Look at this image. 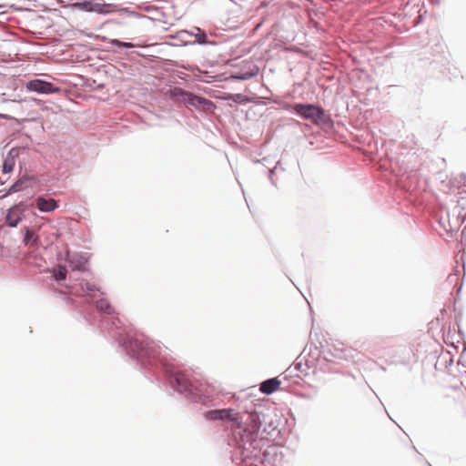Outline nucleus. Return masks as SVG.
Wrapping results in <instances>:
<instances>
[{
    "mask_svg": "<svg viewBox=\"0 0 466 466\" xmlns=\"http://www.w3.org/2000/svg\"><path fill=\"white\" fill-rule=\"evenodd\" d=\"M66 7L101 15L110 14L115 11V6L113 5L106 4L103 0H84L69 4Z\"/></svg>",
    "mask_w": 466,
    "mask_h": 466,
    "instance_id": "2",
    "label": "nucleus"
},
{
    "mask_svg": "<svg viewBox=\"0 0 466 466\" xmlns=\"http://www.w3.org/2000/svg\"><path fill=\"white\" fill-rule=\"evenodd\" d=\"M280 386V381L277 378L269 379L260 384V391L265 394H271Z\"/></svg>",
    "mask_w": 466,
    "mask_h": 466,
    "instance_id": "9",
    "label": "nucleus"
},
{
    "mask_svg": "<svg viewBox=\"0 0 466 466\" xmlns=\"http://www.w3.org/2000/svg\"><path fill=\"white\" fill-rule=\"evenodd\" d=\"M12 191L15 192L19 190L18 185H14L11 188Z\"/></svg>",
    "mask_w": 466,
    "mask_h": 466,
    "instance_id": "18",
    "label": "nucleus"
},
{
    "mask_svg": "<svg viewBox=\"0 0 466 466\" xmlns=\"http://www.w3.org/2000/svg\"><path fill=\"white\" fill-rule=\"evenodd\" d=\"M26 88L29 91H34L41 94H54L60 91L59 87H56L53 84L41 80L34 79L26 84Z\"/></svg>",
    "mask_w": 466,
    "mask_h": 466,
    "instance_id": "4",
    "label": "nucleus"
},
{
    "mask_svg": "<svg viewBox=\"0 0 466 466\" xmlns=\"http://www.w3.org/2000/svg\"><path fill=\"white\" fill-rule=\"evenodd\" d=\"M294 110L305 119H309L315 124H318L324 115L323 109L314 105L296 104Z\"/></svg>",
    "mask_w": 466,
    "mask_h": 466,
    "instance_id": "3",
    "label": "nucleus"
},
{
    "mask_svg": "<svg viewBox=\"0 0 466 466\" xmlns=\"http://www.w3.org/2000/svg\"><path fill=\"white\" fill-rule=\"evenodd\" d=\"M204 417L208 420H221V409L208 410L204 414Z\"/></svg>",
    "mask_w": 466,
    "mask_h": 466,
    "instance_id": "12",
    "label": "nucleus"
},
{
    "mask_svg": "<svg viewBox=\"0 0 466 466\" xmlns=\"http://www.w3.org/2000/svg\"><path fill=\"white\" fill-rule=\"evenodd\" d=\"M96 309L106 314H111L113 312V309L110 303L104 299L96 301Z\"/></svg>",
    "mask_w": 466,
    "mask_h": 466,
    "instance_id": "11",
    "label": "nucleus"
},
{
    "mask_svg": "<svg viewBox=\"0 0 466 466\" xmlns=\"http://www.w3.org/2000/svg\"><path fill=\"white\" fill-rule=\"evenodd\" d=\"M260 426L261 420L258 413L251 411L248 413V420L246 421L245 426L243 425L242 429L249 433H256L260 429Z\"/></svg>",
    "mask_w": 466,
    "mask_h": 466,
    "instance_id": "7",
    "label": "nucleus"
},
{
    "mask_svg": "<svg viewBox=\"0 0 466 466\" xmlns=\"http://www.w3.org/2000/svg\"><path fill=\"white\" fill-rule=\"evenodd\" d=\"M131 350L137 353L140 359H148L164 363L167 360V356L163 354L162 349L154 341L148 339H135L130 343Z\"/></svg>",
    "mask_w": 466,
    "mask_h": 466,
    "instance_id": "1",
    "label": "nucleus"
},
{
    "mask_svg": "<svg viewBox=\"0 0 466 466\" xmlns=\"http://www.w3.org/2000/svg\"><path fill=\"white\" fill-rule=\"evenodd\" d=\"M35 206L41 212L50 213L58 208V203L52 198L40 196L35 199Z\"/></svg>",
    "mask_w": 466,
    "mask_h": 466,
    "instance_id": "6",
    "label": "nucleus"
},
{
    "mask_svg": "<svg viewBox=\"0 0 466 466\" xmlns=\"http://www.w3.org/2000/svg\"><path fill=\"white\" fill-rule=\"evenodd\" d=\"M221 420L233 422L237 429L243 428L242 418L240 414L232 409H221Z\"/></svg>",
    "mask_w": 466,
    "mask_h": 466,
    "instance_id": "8",
    "label": "nucleus"
},
{
    "mask_svg": "<svg viewBox=\"0 0 466 466\" xmlns=\"http://www.w3.org/2000/svg\"><path fill=\"white\" fill-rule=\"evenodd\" d=\"M25 208L22 203L11 207L5 216V223L11 228H15L23 219Z\"/></svg>",
    "mask_w": 466,
    "mask_h": 466,
    "instance_id": "5",
    "label": "nucleus"
},
{
    "mask_svg": "<svg viewBox=\"0 0 466 466\" xmlns=\"http://www.w3.org/2000/svg\"><path fill=\"white\" fill-rule=\"evenodd\" d=\"M67 270L64 266H58L54 269V277L56 280H63L66 277Z\"/></svg>",
    "mask_w": 466,
    "mask_h": 466,
    "instance_id": "13",
    "label": "nucleus"
},
{
    "mask_svg": "<svg viewBox=\"0 0 466 466\" xmlns=\"http://www.w3.org/2000/svg\"><path fill=\"white\" fill-rule=\"evenodd\" d=\"M12 169V167L10 166L7 165V163L5 162L4 164V170L5 171H10Z\"/></svg>",
    "mask_w": 466,
    "mask_h": 466,
    "instance_id": "17",
    "label": "nucleus"
},
{
    "mask_svg": "<svg viewBox=\"0 0 466 466\" xmlns=\"http://www.w3.org/2000/svg\"><path fill=\"white\" fill-rule=\"evenodd\" d=\"M112 45L115 46H117V47H125V48H131V47H134L135 45L132 44V43H129V42H122L120 40H117V39H114L112 40Z\"/></svg>",
    "mask_w": 466,
    "mask_h": 466,
    "instance_id": "14",
    "label": "nucleus"
},
{
    "mask_svg": "<svg viewBox=\"0 0 466 466\" xmlns=\"http://www.w3.org/2000/svg\"><path fill=\"white\" fill-rule=\"evenodd\" d=\"M255 75H256V73H251V74H248V75H245L244 76H241L239 78L240 79H247V78H249V77H251V76H253Z\"/></svg>",
    "mask_w": 466,
    "mask_h": 466,
    "instance_id": "16",
    "label": "nucleus"
},
{
    "mask_svg": "<svg viewBox=\"0 0 466 466\" xmlns=\"http://www.w3.org/2000/svg\"><path fill=\"white\" fill-rule=\"evenodd\" d=\"M184 101L186 102V104L193 106H197V107H199V106H205L206 104L210 103L208 100H207L203 97L198 96H194L190 93L184 94Z\"/></svg>",
    "mask_w": 466,
    "mask_h": 466,
    "instance_id": "10",
    "label": "nucleus"
},
{
    "mask_svg": "<svg viewBox=\"0 0 466 466\" xmlns=\"http://www.w3.org/2000/svg\"><path fill=\"white\" fill-rule=\"evenodd\" d=\"M36 237L35 236L34 232L31 231L29 228L25 229L24 241L25 244H28L32 240H35Z\"/></svg>",
    "mask_w": 466,
    "mask_h": 466,
    "instance_id": "15",
    "label": "nucleus"
}]
</instances>
